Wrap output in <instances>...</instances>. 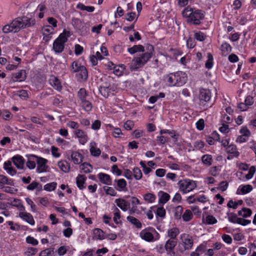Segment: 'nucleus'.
Listing matches in <instances>:
<instances>
[{
  "label": "nucleus",
  "mask_w": 256,
  "mask_h": 256,
  "mask_svg": "<svg viewBox=\"0 0 256 256\" xmlns=\"http://www.w3.org/2000/svg\"><path fill=\"white\" fill-rule=\"evenodd\" d=\"M35 23V18L31 14H28L26 16L14 18L10 24L4 26L2 30L4 34L18 32L21 29L34 26Z\"/></svg>",
  "instance_id": "1"
},
{
  "label": "nucleus",
  "mask_w": 256,
  "mask_h": 256,
  "mask_svg": "<svg viewBox=\"0 0 256 256\" xmlns=\"http://www.w3.org/2000/svg\"><path fill=\"white\" fill-rule=\"evenodd\" d=\"M146 52H142V54L136 57L131 63L130 68L132 70H136L143 66L152 56L154 52V46L150 44L146 46Z\"/></svg>",
  "instance_id": "2"
},
{
  "label": "nucleus",
  "mask_w": 256,
  "mask_h": 256,
  "mask_svg": "<svg viewBox=\"0 0 256 256\" xmlns=\"http://www.w3.org/2000/svg\"><path fill=\"white\" fill-rule=\"evenodd\" d=\"M182 15L184 18H187L188 22L198 26L200 24L201 20L204 19V12L201 10L188 6L182 10Z\"/></svg>",
  "instance_id": "3"
},
{
  "label": "nucleus",
  "mask_w": 256,
  "mask_h": 256,
  "mask_svg": "<svg viewBox=\"0 0 256 256\" xmlns=\"http://www.w3.org/2000/svg\"><path fill=\"white\" fill-rule=\"evenodd\" d=\"M187 80L186 74L182 71L170 73L164 77L166 82L170 87L181 86L186 83Z\"/></svg>",
  "instance_id": "4"
},
{
  "label": "nucleus",
  "mask_w": 256,
  "mask_h": 256,
  "mask_svg": "<svg viewBox=\"0 0 256 256\" xmlns=\"http://www.w3.org/2000/svg\"><path fill=\"white\" fill-rule=\"evenodd\" d=\"M212 98V92L210 90L204 88H200L199 90L198 95V104L200 106L204 108L211 107L212 104L208 106V103Z\"/></svg>",
  "instance_id": "5"
},
{
  "label": "nucleus",
  "mask_w": 256,
  "mask_h": 256,
  "mask_svg": "<svg viewBox=\"0 0 256 256\" xmlns=\"http://www.w3.org/2000/svg\"><path fill=\"white\" fill-rule=\"evenodd\" d=\"M48 162L47 159L38 156L36 172L39 174L48 172L50 168L48 165Z\"/></svg>",
  "instance_id": "6"
},
{
  "label": "nucleus",
  "mask_w": 256,
  "mask_h": 256,
  "mask_svg": "<svg viewBox=\"0 0 256 256\" xmlns=\"http://www.w3.org/2000/svg\"><path fill=\"white\" fill-rule=\"evenodd\" d=\"M74 134L76 137L78 138V142L82 145L85 144L88 140V137L87 133L81 129L74 130Z\"/></svg>",
  "instance_id": "7"
},
{
  "label": "nucleus",
  "mask_w": 256,
  "mask_h": 256,
  "mask_svg": "<svg viewBox=\"0 0 256 256\" xmlns=\"http://www.w3.org/2000/svg\"><path fill=\"white\" fill-rule=\"evenodd\" d=\"M226 152L228 154L227 159L230 160L234 158H238L240 156V152L237 150L236 146L234 144H230L226 148Z\"/></svg>",
  "instance_id": "8"
},
{
  "label": "nucleus",
  "mask_w": 256,
  "mask_h": 256,
  "mask_svg": "<svg viewBox=\"0 0 256 256\" xmlns=\"http://www.w3.org/2000/svg\"><path fill=\"white\" fill-rule=\"evenodd\" d=\"M239 170L242 171H248V174H246L244 176H254L256 171V168L255 166H251L250 167V164L246 163L240 162L238 164Z\"/></svg>",
  "instance_id": "9"
},
{
  "label": "nucleus",
  "mask_w": 256,
  "mask_h": 256,
  "mask_svg": "<svg viewBox=\"0 0 256 256\" xmlns=\"http://www.w3.org/2000/svg\"><path fill=\"white\" fill-rule=\"evenodd\" d=\"M254 103V98L252 96L248 95L246 96L244 100V102L240 103L238 106V108L241 111H246L248 110V107L252 106Z\"/></svg>",
  "instance_id": "10"
},
{
  "label": "nucleus",
  "mask_w": 256,
  "mask_h": 256,
  "mask_svg": "<svg viewBox=\"0 0 256 256\" xmlns=\"http://www.w3.org/2000/svg\"><path fill=\"white\" fill-rule=\"evenodd\" d=\"M26 78V72L24 70H20L17 72L12 74V80L14 82H22Z\"/></svg>",
  "instance_id": "11"
},
{
  "label": "nucleus",
  "mask_w": 256,
  "mask_h": 256,
  "mask_svg": "<svg viewBox=\"0 0 256 256\" xmlns=\"http://www.w3.org/2000/svg\"><path fill=\"white\" fill-rule=\"evenodd\" d=\"M14 164L20 170H22L24 168L25 160L22 156L16 154L12 156L11 158Z\"/></svg>",
  "instance_id": "12"
},
{
  "label": "nucleus",
  "mask_w": 256,
  "mask_h": 256,
  "mask_svg": "<svg viewBox=\"0 0 256 256\" xmlns=\"http://www.w3.org/2000/svg\"><path fill=\"white\" fill-rule=\"evenodd\" d=\"M49 83L58 92H60L62 90V86L61 82L58 77L52 76L49 79Z\"/></svg>",
  "instance_id": "13"
},
{
  "label": "nucleus",
  "mask_w": 256,
  "mask_h": 256,
  "mask_svg": "<svg viewBox=\"0 0 256 256\" xmlns=\"http://www.w3.org/2000/svg\"><path fill=\"white\" fill-rule=\"evenodd\" d=\"M72 160L74 164H80L84 159L83 154L78 151H73L71 154Z\"/></svg>",
  "instance_id": "14"
},
{
  "label": "nucleus",
  "mask_w": 256,
  "mask_h": 256,
  "mask_svg": "<svg viewBox=\"0 0 256 256\" xmlns=\"http://www.w3.org/2000/svg\"><path fill=\"white\" fill-rule=\"evenodd\" d=\"M85 66L82 65L77 60L74 61L70 66V71L72 73H76L79 71L85 72Z\"/></svg>",
  "instance_id": "15"
},
{
  "label": "nucleus",
  "mask_w": 256,
  "mask_h": 256,
  "mask_svg": "<svg viewBox=\"0 0 256 256\" xmlns=\"http://www.w3.org/2000/svg\"><path fill=\"white\" fill-rule=\"evenodd\" d=\"M222 56H228L232 52V47L230 44L226 42L222 43L220 47Z\"/></svg>",
  "instance_id": "16"
},
{
  "label": "nucleus",
  "mask_w": 256,
  "mask_h": 256,
  "mask_svg": "<svg viewBox=\"0 0 256 256\" xmlns=\"http://www.w3.org/2000/svg\"><path fill=\"white\" fill-rule=\"evenodd\" d=\"M28 161L26 166L30 170L34 169L36 166L38 156L34 154H30L27 156Z\"/></svg>",
  "instance_id": "17"
},
{
  "label": "nucleus",
  "mask_w": 256,
  "mask_h": 256,
  "mask_svg": "<svg viewBox=\"0 0 256 256\" xmlns=\"http://www.w3.org/2000/svg\"><path fill=\"white\" fill-rule=\"evenodd\" d=\"M12 160H7L4 164V168L7 172L13 176L16 174V170L12 166Z\"/></svg>",
  "instance_id": "18"
},
{
  "label": "nucleus",
  "mask_w": 256,
  "mask_h": 256,
  "mask_svg": "<svg viewBox=\"0 0 256 256\" xmlns=\"http://www.w3.org/2000/svg\"><path fill=\"white\" fill-rule=\"evenodd\" d=\"M64 48V44L55 40L53 42L52 49L56 54L62 52Z\"/></svg>",
  "instance_id": "19"
},
{
  "label": "nucleus",
  "mask_w": 256,
  "mask_h": 256,
  "mask_svg": "<svg viewBox=\"0 0 256 256\" xmlns=\"http://www.w3.org/2000/svg\"><path fill=\"white\" fill-rule=\"evenodd\" d=\"M88 95V92L84 88H80L77 94L78 102L80 103L84 100H87Z\"/></svg>",
  "instance_id": "20"
},
{
  "label": "nucleus",
  "mask_w": 256,
  "mask_h": 256,
  "mask_svg": "<svg viewBox=\"0 0 256 256\" xmlns=\"http://www.w3.org/2000/svg\"><path fill=\"white\" fill-rule=\"evenodd\" d=\"M128 52L131 54L138 52H145L144 46L141 44L134 45L132 47L128 48Z\"/></svg>",
  "instance_id": "21"
},
{
  "label": "nucleus",
  "mask_w": 256,
  "mask_h": 256,
  "mask_svg": "<svg viewBox=\"0 0 256 256\" xmlns=\"http://www.w3.org/2000/svg\"><path fill=\"white\" fill-rule=\"evenodd\" d=\"M107 128L112 130V135L115 138H120V136L123 135L120 128H115L110 124L107 125Z\"/></svg>",
  "instance_id": "22"
},
{
  "label": "nucleus",
  "mask_w": 256,
  "mask_h": 256,
  "mask_svg": "<svg viewBox=\"0 0 256 256\" xmlns=\"http://www.w3.org/2000/svg\"><path fill=\"white\" fill-rule=\"evenodd\" d=\"M70 36V32L64 30L62 33L56 39V40L65 44L68 41V38Z\"/></svg>",
  "instance_id": "23"
},
{
  "label": "nucleus",
  "mask_w": 256,
  "mask_h": 256,
  "mask_svg": "<svg viewBox=\"0 0 256 256\" xmlns=\"http://www.w3.org/2000/svg\"><path fill=\"white\" fill-rule=\"evenodd\" d=\"M58 166L60 170L64 172H68L70 170V164L65 160H62L58 162Z\"/></svg>",
  "instance_id": "24"
},
{
  "label": "nucleus",
  "mask_w": 256,
  "mask_h": 256,
  "mask_svg": "<svg viewBox=\"0 0 256 256\" xmlns=\"http://www.w3.org/2000/svg\"><path fill=\"white\" fill-rule=\"evenodd\" d=\"M78 104L82 108V110L86 112H88L92 110L93 107L92 104L88 100H84Z\"/></svg>",
  "instance_id": "25"
},
{
  "label": "nucleus",
  "mask_w": 256,
  "mask_h": 256,
  "mask_svg": "<svg viewBox=\"0 0 256 256\" xmlns=\"http://www.w3.org/2000/svg\"><path fill=\"white\" fill-rule=\"evenodd\" d=\"M207 60L205 62V68L208 70L212 69L214 65L213 55L210 52L207 53Z\"/></svg>",
  "instance_id": "26"
},
{
  "label": "nucleus",
  "mask_w": 256,
  "mask_h": 256,
  "mask_svg": "<svg viewBox=\"0 0 256 256\" xmlns=\"http://www.w3.org/2000/svg\"><path fill=\"white\" fill-rule=\"evenodd\" d=\"M125 68V66L123 64L116 65V66L113 67V72L117 76H121L123 74Z\"/></svg>",
  "instance_id": "27"
},
{
  "label": "nucleus",
  "mask_w": 256,
  "mask_h": 256,
  "mask_svg": "<svg viewBox=\"0 0 256 256\" xmlns=\"http://www.w3.org/2000/svg\"><path fill=\"white\" fill-rule=\"evenodd\" d=\"M76 76L80 81H86L87 80L88 78V72L86 68H85V72H84V74L82 71H79L76 72Z\"/></svg>",
  "instance_id": "28"
},
{
  "label": "nucleus",
  "mask_w": 256,
  "mask_h": 256,
  "mask_svg": "<svg viewBox=\"0 0 256 256\" xmlns=\"http://www.w3.org/2000/svg\"><path fill=\"white\" fill-rule=\"evenodd\" d=\"M92 168V166L88 162H84L80 166L82 172L86 174L91 172Z\"/></svg>",
  "instance_id": "29"
},
{
  "label": "nucleus",
  "mask_w": 256,
  "mask_h": 256,
  "mask_svg": "<svg viewBox=\"0 0 256 256\" xmlns=\"http://www.w3.org/2000/svg\"><path fill=\"white\" fill-rule=\"evenodd\" d=\"M202 163L206 166H210L212 164V157L210 154H204L202 157Z\"/></svg>",
  "instance_id": "30"
},
{
  "label": "nucleus",
  "mask_w": 256,
  "mask_h": 256,
  "mask_svg": "<svg viewBox=\"0 0 256 256\" xmlns=\"http://www.w3.org/2000/svg\"><path fill=\"white\" fill-rule=\"evenodd\" d=\"M99 91L103 96L108 98L110 93V88L109 86H102L99 88Z\"/></svg>",
  "instance_id": "31"
},
{
  "label": "nucleus",
  "mask_w": 256,
  "mask_h": 256,
  "mask_svg": "<svg viewBox=\"0 0 256 256\" xmlns=\"http://www.w3.org/2000/svg\"><path fill=\"white\" fill-rule=\"evenodd\" d=\"M194 146L195 148L200 150L202 152H204V150H205V149H204L205 144L201 140L196 141L194 144Z\"/></svg>",
  "instance_id": "32"
},
{
  "label": "nucleus",
  "mask_w": 256,
  "mask_h": 256,
  "mask_svg": "<svg viewBox=\"0 0 256 256\" xmlns=\"http://www.w3.org/2000/svg\"><path fill=\"white\" fill-rule=\"evenodd\" d=\"M206 35L202 32L199 31L194 33V38L199 42H203L206 38Z\"/></svg>",
  "instance_id": "33"
},
{
  "label": "nucleus",
  "mask_w": 256,
  "mask_h": 256,
  "mask_svg": "<svg viewBox=\"0 0 256 256\" xmlns=\"http://www.w3.org/2000/svg\"><path fill=\"white\" fill-rule=\"evenodd\" d=\"M239 132L241 134L240 135L250 137L251 134L250 130L248 129L246 126H242L239 131Z\"/></svg>",
  "instance_id": "34"
},
{
  "label": "nucleus",
  "mask_w": 256,
  "mask_h": 256,
  "mask_svg": "<svg viewBox=\"0 0 256 256\" xmlns=\"http://www.w3.org/2000/svg\"><path fill=\"white\" fill-rule=\"evenodd\" d=\"M17 96L24 100H26L28 98V92L25 90H18L17 93Z\"/></svg>",
  "instance_id": "35"
},
{
  "label": "nucleus",
  "mask_w": 256,
  "mask_h": 256,
  "mask_svg": "<svg viewBox=\"0 0 256 256\" xmlns=\"http://www.w3.org/2000/svg\"><path fill=\"white\" fill-rule=\"evenodd\" d=\"M140 164L141 166V167L142 168L144 173L145 174H148L152 170V169L150 167H148V166H146L145 161H142V160L140 161Z\"/></svg>",
  "instance_id": "36"
},
{
  "label": "nucleus",
  "mask_w": 256,
  "mask_h": 256,
  "mask_svg": "<svg viewBox=\"0 0 256 256\" xmlns=\"http://www.w3.org/2000/svg\"><path fill=\"white\" fill-rule=\"evenodd\" d=\"M196 46V42L194 38L189 37L186 40V46L188 48H193Z\"/></svg>",
  "instance_id": "37"
},
{
  "label": "nucleus",
  "mask_w": 256,
  "mask_h": 256,
  "mask_svg": "<svg viewBox=\"0 0 256 256\" xmlns=\"http://www.w3.org/2000/svg\"><path fill=\"white\" fill-rule=\"evenodd\" d=\"M196 128L198 130H202L204 128V121L203 118H200L196 123Z\"/></svg>",
  "instance_id": "38"
},
{
  "label": "nucleus",
  "mask_w": 256,
  "mask_h": 256,
  "mask_svg": "<svg viewBox=\"0 0 256 256\" xmlns=\"http://www.w3.org/2000/svg\"><path fill=\"white\" fill-rule=\"evenodd\" d=\"M90 150L91 155L94 156H98L101 154L100 150L94 146H91Z\"/></svg>",
  "instance_id": "39"
},
{
  "label": "nucleus",
  "mask_w": 256,
  "mask_h": 256,
  "mask_svg": "<svg viewBox=\"0 0 256 256\" xmlns=\"http://www.w3.org/2000/svg\"><path fill=\"white\" fill-rule=\"evenodd\" d=\"M134 126V122L130 120H126L124 124V128L127 130H130Z\"/></svg>",
  "instance_id": "40"
},
{
  "label": "nucleus",
  "mask_w": 256,
  "mask_h": 256,
  "mask_svg": "<svg viewBox=\"0 0 256 256\" xmlns=\"http://www.w3.org/2000/svg\"><path fill=\"white\" fill-rule=\"evenodd\" d=\"M66 126L68 127L75 130L78 129L80 126L79 124L77 122L72 120L68 121L66 124Z\"/></svg>",
  "instance_id": "41"
},
{
  "label": "nucleus",
  "mask_w": 256,
  "mask_h": 256,
  "mask_svg": "<svg viewBox=\"0 0 256 256\" xmlns=\"http://www.w3.org/2000/svg\"><path fill=\"white\" fill-rule=\"evenodd\" d=\"M84 52V48L79 44H76L74 46V54L76 56H80Z\"/></svg>",
  "instance_id": "42"
},
{
  "label": "nucleus",
  "mask_w": 256,
  "mask_h": 256,
  "mask_svg": "<svg viewBox=\"0 0 256 256\" xmlns=\"http://www.w3.org/2000/svg\"><path fill=\"white\" fill-rule=\"evenodd\" d=\"M248 137L242 135L238 136L236 138V142L238 144H242L248 140Z\"/></svg>",
  "instance_id": "43"
},
{
  "label": "nucleus",
  "mask_w": 256,
  "mask_h": 256,
  "mask_svg": "<svg viewBox=\"0 0 256 256\" xmlns=\"http://www.w3.org/2000/svg\"><path fill=\"white\" fill-rule=\"evenodd\" d=\"M168 138L162 136H156V140L160 144H164L168 142Z\"/></svg>",
  "instance_id": "44"
},
{
  "label": "nucleus",
  "mask_w": 256,
  "mask_h": 256,
  "mask_svg": "<svg viewBox=\"0 0 256 256\" xmlns=\"http://www.w3.org/2000/svg\"><path fill=\"white\" fill-rule=\"evenodd\" d=\"M218 130L222 133L228 134L230 132L229 126L226 124H222Z\"/></svg>",
  "instance_id": "45"
},
{
  "label": "nucleus",
  "mask_w": 256,
  "mask_h": 256,
  "mask_svg": "<svg viewBox=\"0 0 256 256\" xmlns=\"http://www.w3.org/2000/svg\"><path fill=\"white\" fill-rule=\"evenodd\" d=\"M101 126V122L100 120H95L91 126L92 129L94 130H98Z\"/></svg>",
  "instance_id": "46"
},
{
  "label": "nucleus",
  "mask_w": 256,
  "mask_h": 256,
  "mask_svg": "<svg viewBox=\"0 0 256 256\" xmlns=\"http://www.w3.org/2000/svg\"><path fill=\"white\" fill-rule=\"evenodd\" d=\"M228 60L230 62L234 63L238 61L239 58L236 54H232L228 56Z\"/></svg>",
  "instance_id": "47"
},
{
  "label": "nucleus",
  "mask_w": 256,
  "mask_h": 256,
  "mask_svg": "<svg viewBox=\"0 0 256 256\" xmlns=\"http://www.w3.org/2000/svg\"><path fill=\"white\" fill-rule=\"evenodd\" d=\"M133 134L135 138H138L143 136L144 134V132L142 130H136L133 132Z\"/></svg>",
  "instance_id": "48"
},
{
  "label": "nucleus",
  "mask_w": 256,
  "mask_h": 256,
  "mask_svg": "<svg viewBox=\"0 0 256 256\" xmlns=\"http://www.w3.org/2000/svg\"><path fill=\"white\" fill-rule=\"evenodd\" d=\"M4 112L5 113V114H4L2 116L4 120H8L12 118V115L9 110H5Z\"/></svg>",
  "instance_id": "49"
},
{
  "label": "nucleus",
  "mask_w": 256,
  "mask_h": 256,
  "mask_svg": "<svg viewBox=\"0 0 256 256\" xmlns=\"http://www.w3.org/2000/svg\"><path fill=\"white\" fill-rule=\"evenodd\" d=\"M138 142L136 140H133L128 142V146L131 150L137 149L138 147Z\"/></svg>",
  "instance_id": "50"
},
{
  "label": "nucleus",
  "mask_w": 256,
  "mask_h": 256,
  "mask_svg": "<svg viewBox=\"0 0 256 256\" xmlns=\"http://www.w3.org/2000/svg\"><path fill=\"white\" fill-rule=\"evenodd\" d=\"M48 22L50 24H51L54 28L57 26V20L53 17H49L47 19Z\"/></svg>",
  "instance_id": "51"
},
{
  "label": "nucleus",
  "mask_w": 256,
  "mask_h": 256,
  "mask_svg": "<svg viewBox=\"0 0 256 256\" xmlns=\"http://www.w3.org/2000/svg\"><path fill=\"white\" fill-rule=\"evenodd\" d=\"M210 136L216 142H220V135L216 130L213 131L211 133Z\"/></svg>",
  "instance_id": "52"
},
{
  "label": "nucleus",
  "mask_w": 256,
  "mask_h": 256,
  "mask_svg": "<svg viewBox=\"0 0 256 256\" xmlns=\"http://www.w3.org/2000/svg\"><path fill=\"white\" fill-rule=\"evenodd\" d=\"M220 168L218 166H214L210 168V172L212 176H216L217 172L220 171Z\"/></svg>",
  "instance_id": "53"
},
{
  "label": "nucleus",
  "mask_w": 256,
  "mask_h": 256,
  "mask_svg": "<svg viewBox=\"0 0 256 256\" xmlns=\"http://www.w3.org/2000/svg\"><path fill=\"white\" fill-rule=\"evenodd\" d=\"M136 16V13L135 12H128L126 14V19L128 21L131 22L132 21Z\"/></svg>",
  "instance_id": "54"
},
{
  "label": "nucleus",
  "mask_w": 256,
  "mask_h": 256,
  "mask_svg": "<svg viewBox=\"0 0 256 256\" xmlns=\"http://www.w3.org/2000/svg\"><path fill=\"white\" fill-rule=\"evenodd\" d=\"M52 154L56 158H59L60 154L58 152V148L54 146L52 147Z\"/></svg>",
  "instance_id": "55"
},
{
  "label": "nucleus",
  "mask_w": 256,
  "mask_h": 256,
  "mask_svg": "<svg viewBox=\"0 0 256 256\" xmlns=\"http://www.w3.org/2000/svg\"><path fill=\"white\" fill-rule=\"evenodd\" d=\"M112 170L114 173L116 174L117 175V176H120L122 174L121 170L118 168V166L116 165H114L112 166Z\"/></svg>",
  "instance_id": "56"
},
{
  "label": "nucleus",
  "mask_w": 256,
  "mask_h": 256,
  "mask_svg": "<svg viewBox=\"0 0 256 256\" xmlns=\"http://www.w3.org/2000/svg\"><path fill=\"white\" fill-rule=\"evenodd\" d=\"M134 174L132 176H142L140 169L138 167H134L132 169Z\"/></svg>",
  "instance_id": "57"
},
{
  "label": "nucleus",
  "mask_w": 256,
  "mask_h": 256,
  "mask_svg": "<svg viewBox=\"0 0 256 256\" xmlns=\"http://www.w3.org/2000/svg\"><path fill=\"white\" fill-rule=\"evenodd\" d=\"M166 170L164 168H158L156 171V176H164Z\"/></svg>",
  "instance_id": "58"
},
{
  "label": "nucleus",
  "mask_w": 256,
  "mask_h": 256,
  "mask_svg": "<svg viewBox=\"0 0 256 256\" xmlns=\"http://www.w3.org/2000/svg\"><path fill=\"white\" fill-rule=\"evenodd\" d=\"M147 130L148 132H153L156 130V126L154 124L148 123L147 124Z\"/></svg>",
  "instance_id": "59"
},
{
  "label": "nucleus",
  "mask_w": 256,
  "mask_h": 256,
  "mask_svg": "<svg viewBox=\"0 0 256 256\" xmlns=\"http://www.w3.org/2000/svg\"><path fill=\"white\" fill-rule=\"evenodd\" d=\"M10 138L9 137H4L2 139L0 140V144L2 146H4L6 145V144L10 143Z\"/></svg>",
  "instance_id": "60"
},
{
  "label": "nucleus",
  "mask_w": 256,
  "mask_h": 256,
  "mask_svg": "<svg viewBox=\"0 0 256 256\" xmlns=\"http://www.w3.org/2000/svg\"><path fill=\"white\" fill-rule=\"evenodd\" d=\"M90 60L92 66H95L98 64V60L96 57L94 56H90Z\"/></svg>",
  "instance_id": "61"
},
{
  "label": "nucleus",
  "mask_w": 256,
  "mask_h": 256,
  "mask_svg": "<svg viewBox=\"0 0 256 256\" xmlns=\"http://www.w3.org/2000/svg\"><path fill=\"white\" fill-rule=\"evenodd\" d=\"M222 114V119L224 122L226 123L229 124L232 121V119L230 116H228L226 114Z\"/></svg>",
  "instance_id": "62"
},
{
  "label": "nucleus",
  "mask_w": 256,
  "mask_h": 256,
  "mask_svg": "<svg viewBox=\"0 0 256 256\" xmlns=\"http://www.w3.org/2000/svg\"><path fill=\"white\" fill-rule=\"evenodd\" d=\"M102 25L100 24L96 26H94L92 28V30L94 32H96V34H99L102 29Z\"/></svg>",
  "instance_id": "63"
},
{
  "label": "nucleus",
  "mask_w": 256,
  "mask_h": 256,
  "mask_svg": "<svg viewBox=\"0 0 256 256\" xmlns=\"http://www.w3.org/2000/svg\"><path fill=\"white\" fill-rule=\"evenodd\" d=\"M206 142L209 145H214V144L215 140L213 139V138L211 136H206Z\"/></svg>",
  "instance_id": "64"
}]
</instances>
